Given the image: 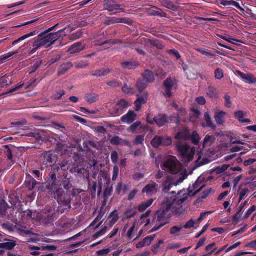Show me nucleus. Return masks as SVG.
I'll return each instance as SVG.
<instances>
[{"label": "nucleus", "mask_w": 256, "mask_h": 256, "mask_svg": "<svg viewBox=\"0 0 256 256\" xmlns=\"http://www.w3.org/2000/svg\"><path fill=\"white\" fill-rule=\"evenodd\" d=\"M188 195L186 192L181 191L174 198H164L160 210L156 213V224L150 230V232L158 231L167 224L168 222V219L172 214L182 213V204L187 200Z\"/></svg>", "instance_id": "obj_1"}, {"label": "nucleus", "mask_w": 256, "mask_h": 256, "mask_svg": "<svg viewBox=\"0 0 256 256\" xmlns=\"http://www.w3.org/2000/svg\"><path fill=\"white\" fill-rule=\"evenodd\" d=\"M70 208V206L67 202L60 206H57L56 204H52L46 206L44 210L38 214L37 218L44 224H52L58 218L60 214L64 212L65 210L69 209Z\"/></svg>", "instance_id": "obj_2"}, {"label": "nucleus", "mask_w": 256, "mask_h": 256, "mask_svg": "<svg viewBox=\"0 0 256 256\" xmlns=\"http://www.w3.org/2000/svg\"><path fill=\"white\" fill-rule=\"evenodd\" d=\"M161 168L166 172L172 174V176L180 178V182H183L188 177L187 172L183 170L181 164L175 157L169 158L162 164Z\"/></svg>", "instance_id": "obj_3"}, {"label": "nucleus", "mask_w": 256, "mask_h": 256, "mask_svg": "<svg viewBox=\"0 0 256 256\" xmlns=\"http://www.w3.org/2000/svg\"><path fill=\"white\" fill-rule=\"evenodd\" d=\"M64 30H62L56 33L48 34L44 38L35 41L33 44V48L31 50L30 54H34L37 50L42 48H47L50 46L58 39L60 34Z\"/></svg>", "instance_id": "obj_4"}, {"label": "nucleus", "mask_w": 256, "mask_h": 256, "mask_svg": "<svg viewBox=\"0 0 256 256\" xmlns=\"http://www.w3.org/2000/svg\"><path fill=\"white\" fill-rule=\"evenodd\" d=\"M176 147L186 162H188L192 160L196 152L195 148L181 142H178Z\"/></svg>", "instance_id": "obj_5"}, {"label": "nucleus", "mask_w": 256, "mask_h": 256, "mask_svg": "<svg viewBox=\"0 0 256 256\" xmlns=\"http://www.w3.org/2000/svg\"><path fill=\"white\" fill-rule=\"evenodd\" d=\"M180 180L172 176H167L164 178L162 181V190L164 192H168L173 186H176L182 182H180Z\"/></svg>", "instance_id": "obj_6"}, {"label": "nucleus", "mask_w": 256, "mask_h": 256, "mask_svg": "<svg viewBox=\"0 0 256 256\" xmlns=\"http://www.w3.org/2000/svg\"><path fill=\"white\" fill-rule=\"evenodd\" d=\"M73 224V220L62 217L57 222L56 226L58 230L61 233H64L71 230Z\"/></svg>", "instance_id": "obj_7"}, {"label": "nucleus", "mask_w": 256, "mask_h": 256, "mask_svg": "<svg viewBox=\"0 0 256 256\" xmlns=\"http://www.w3.org/2000/svg\"><path fill=\"white\" fill-rule=\"evenodd\" d=\"M104 6L112 14L120 12L124 10L122 6L116 4L112 0H108L106 2Z\"/></svg>", "instance_id": "obj_8"}, {"label": "nucleus", "mask_w": 256, "mask_h": 256, "mask_svg": "<svg viewBox=\"0 0 256 256\" xmlns=\"http://www.w3.org/2000/svg\"><path fill=\"white\" fill-rule=\"evenodd\" d=\"M147 122L150 124H154L156 123L158 126H164L168 122V120L165 114H159L152 119L150 117L147 116Z\"/></svg>", "instance_id": "obj_9"}, {"label": "nucleus", "mask_w": 256, "mask_h": 256, "mask_svg": "<svg viewBox=\"0 0 256 256\" xmlns=\"http://www.w3.org/2000/svg\"><path fill=\"white\" fill-rule=\"evenodd\" d=\"M56 159L55 155L52 154L50 152H47L44 154L42 160L44 164L42 166L41 169L44 170L48 166H51L54 163L56 162Z\"/></svg>", "instance_id": "obj_10"}, {"label": "nucleus", "mask_w": 256, "mask_h": 256, "mask_svg": "<svg viewBox=\"0 0 256 256\" xmlns=\"http://www.w3.org/2000/svg\"><path fill=\"white\" fill-rule=\"evenodd\" d=\"M236 75L246 83L250 84L256 83V77L251 74H246L240 71H236Z\"/></svg>", "instance_id": "obj_11"}, {"label": "nucleus", "mask_w": 256, "mask_h": 256, "mask_svg": "<svg viewBox=\"0 0 256 256\" xmlns=\"http://www.w3.org/2000/svg\"><path fill=\"white\" fill-rule=\"evenodd\" d=\"M232 144H241L242 146H234L231 149L230 151L232 152H238L240 151H243L240 154H243L246 153L247 152L249 151L250 150V147L248 145L246 144L239 140H236L234 142H232Z\"/></svg>", "instance_id": "obj_12"}, {"label": "nucleus", "mask_w": 256, "mask_h": 256, "mask_svg": "<svg viewBox=\"0 0 256 256\" xmlns=\"http://www.w3.org/2000/svg\"><path fill=\"white\" fill-rule=\"evenodd\" d=\"M158 187L157 184L152 182L145 186L142 190V192L146 194L147 196H152L158 192Z\"/></svg>", "instance_id": "obj_13"}, {"label": "nucleus", "mask_w": 256, "mask_h": 256, "mask_svg": "<svg viewBox=\"0 0 256 256\" xmlns=\"http://www.w3.org/2000/svg\"><path fill=\"white\" fill-rule=\"evenodd\" d=\"M52 180L53 181L52 184H48V188L51 192H52L56 194L58 196H60L62 194L63 190L62 188H56V184H54V182L56 180V174L54 172L50 176Z\"/></svg>", "instance_id": "obj_14"}, {"label": "nucleus", "mask_w": 256, "mask_h": 256, "mask_svg": "<svg viewBox=\"0 0 256 256\" xmlns=\"http://www.w3.org/2000/svg\"><path fill=\"white\" fill-rule=\"evenodd\" d=\"M138 99L135 101L136 110L138 111L141 108V105L144 104L148 100V94L144 93L142 95H138Z\"/></svg>", "instance_id": "obj_15"}, {"label": "nucleus", "mask_w": 256, "mask_h": 256, "mask_svg": "<svg viewBox=\"0 0 256 256\" xmlns=\"http://www.w3.org/2000/svg\"><path fill=\"white\" fill-rule=\"evenodd\" d=\"M156 238V235H151L146 237L142 241L139 242L136 245L137 248H142L144 246H150Z\"/></svg>", "instance_id": "obj_16"}, {"label": "nucleus", "mask_w": 256, "mask_h": 256, "mask_svg": "<svg viewBox=\"0 0 256 256\" xmlns=\"http://www.w3.org/2000/svg\"><path fill=\"white\" fill-rule=\"evenodd\" d=\"M136 116L134 111L130 110L121 118V120L124 124H130L135 120Z\"/></svg>", "instance_id": "obj_17"}, {"label": "nucleus", "mask_w": 256, "mask_h": 256, "mask_svg": "<svg viewBox=\"0 0 256 256\" xmlns=\"http://www.w3.org/2000/svg\"><path fill=\"white\" fill-rule=\"evenodd\" d=\"M164 85L166 87L164 94L166 96L170 98L172 96L171 90L174 85V81L171 78H168L165 81Z\"/></svg>", "instance_id": "obj_18"}, {"label": "nucleus", "mask_w": 256, "mask_h": 256, "mask_svg": "<svg viewBox=\"0 0 256 256\" xmlns=\"http://www.w3.org/2000/svg\"><path fill=\"white\" fill-rule=\"evenodd\" d=\"M162 3L164 6L174 11L176 10L178 7L177 0H162Z\"/></svg>", "instance_id": "obj_19"}, {"label": "nucleus", "mask_w": 256, "mask_h": 256, "mask_svg": "<svg viewBox=\"0 0 256 256\" xmlns=\"http://www.w3.org/2000/svg\"><path fill=\"white\" fill-rule=\"evenodd\" d=\"M226 115V114L224 112L217 110L214 116L216 122L220 125L223 124L224 122V118Z\"/></svg>", "instance_id": "obj_20"}, {"label": "nucleus", "mask_w": 256, "mask_h": 256, "mask_svg": "<svg viewBox=\"0 0 256 256\" xmlns=\"http://www.w3.org/2000/svg\"><path fill=\"white\" fill-rule=\"evenodd\" d=\"M104 214V212H100L98 216H96V219L93 221V222L90 224L89 226V228H94L96 229L98 228L102 223V219L103 218Z\"/></svg>", "instance_id": "obj_21"}, {"label": "nucleus", "mask_w": 256, "mask_h": 256, "mask_svg": "<svg viewBox=\"0 0 256 256\" xmlns=\"http://www.w3.org/2000/svg\"><path fill=\"white\" fill-rule=\"evenodd\" d=\"M150 211L148 210L145 214H142L140 218L136 220V222H138L140 226L144 224V226H148L150 223V220L147 218V217L150 215Z\"/></svg>", "instance_id": "obj_22"}, {"label": "nucleus", "mask_w": 256, "mask_h": 256, "mask_svg": "<svg viewBox=\"0 0 256 256\" xmlns=\"http://www.w3.org/2000/svg\"><path fill=\"white\" fill-rule=\"evenodd\" d=\"M118 220V214L116 213V211L114 210L110 214L107 220V224L109 226V228H111Z\"/></svg>", "instance_id": "obj_23"}, {"label": "nucleus", "mask_w": 256, "mask_h": 256, "mask_svg": "<svg viewBox=\"0 0 256 256\" xmlns=\"http://www.w3.org/2000/svg\"><path fill=\"white\" fill-rule=\"evenodd\" d=\"M246 115V112L242 110L236 112L234 113V116L238 121L242 123L250 124L251 120L250 119L244 118V116Z\"/></svg>", "instance_id": "obj_24"}, {"label": "nucleus", "mask_w": 256, "mask_h": 256, "mask_svg": "<svg viewBox=\"0 0 256 256\" xmlns=\"http://www.w3.org/2000/svg\"><path fill=\"white\" fill-rule=\"evenodd\" d=\"M204 120L205 123L202 124V126L204 128L210 127L213 129L216 128V126L214 124L212 118L208 112H205L204 115Z\"/></svg>", "instance_id": "obj_25"}, {"label": "nucleus", "mask_w": 256, "mask_h": 256, "mask_svg": "<svg viewBox=\"0 0 256 256\" xmlns=\"http://www.w3.org/2000/svg\"><path fill=\"white\" fill-rule=\"evenodd\" d=\"M241 12L242 15L244 16L246 18H251L254 20L256 19V16L252 12V10L249 8H247L246 10L244 8H243L240 5H239V7L238 8Z\"/></svg>", "instance_id": "obj_26"}, {"label": "nucleus", "mask_w": 256, "mask_h": 256, "mask_svg": "<svg viewBox=\"0 0 256 256\" xmlns=\"http://www.w3.org/2000/svg\"><path fill=\"white\" fill-rule=\"evenodd\" d=\"M136 228V224L134 223L132 224H126L123 230L124 232H126L127 230H128L126 233V236L129 239H132L133 238V234L134 230Z\"/></svg>", "instance_id": "obj_27"}, {"label": "nucleus", "mask_w": 256, "mask_h": 256, "mask_svg": "<svg viewBox=\"0 0 256 256\" xmlns=\"http://www.w3.org/2000/svg\"><path fill=\"white\" fill-rule=\"evenodd\" d=\"M84 48V46L80 42H78L74 44L68 50L70 54H76L78 52Z\"/></svg>", "instance_id": "obj_28"}, {"label": "nucleus", "mask_w": 256, "mask_h": 256, "mask_svg": "<svg viewBox=\"0 0 256 256\" xmlns=\"http://www.w3.org/2000/svg\"><path fill=\"white\" fill-rule=\"evenodd\" d=\"M28 249L30 250H48L50 251H53L56 250V248L54 246H42L41 247H38V246H34L32 245H28Z\"/></svg>", "instance_id": "obj_29"}, {"label": "nucleus", "mask_w": 256, "mask_h": 256, "mask_svg": "<svg viewBox=\"0 0 256 256\" xmlns=\"http://www.w3.org/2000/svg\"><path fill=\"white\" fill-rule=\"evenodd\" d=\"M215 141V138L213 136L206 135L203 142V148L210 147Z\"/></svg>", "instance_id": "obj_30"}, {"label": "nucleus", "mask_w": 256, "mask_h": 256, "mask_svg": "<svg viewBox=\"0 0 256 256\" xmlns=\"http://www.w3.org/2000/svg\"><path fill=\"white\" fill-rule=\"evenodd\" d=\"M109 113L112 116H117L122 113V110L118 106V104L112 106V108L108 110Z\"/></svg>", "instance_id": "obj_31"}, {"label": "nucleus", "mask_w": 256, "mask_h": 256, "mask_svg": "<svg viewBox=\"0 0 256 256\" xmlns=\"http://www.w3.org/2000/svg\"><path fill=\"white\" fill-rule=\"evenodd\" d=\"M189 137V132L187 129L179 132L176 136V140H188Z\"/></svg>", "instance_id": "obj_32"}, {"label": "nucleus", "mask_w": 256, "mask_h": 256, "mask_svg": "<svg viewBox=\"0 0 256 256\" xmlns=\"http://www.w3.org/2000/svg\"><path fill=\"white\" fill-rule=\"evenodd\" d=\"M110 72V70L108 68H104L95 71V72L92 74V75L94 76L100 77L108 75Z\"/></svg>", "instance_id": "obj_33"}, {"label": "nucleus", "mask_w": 256, "mask_h": 256, "mask_svg": "<svg viewBox=\"0 0 256 256\" xmlns=\"http://www.w3.org/2000/svg\"><path fill=\"white\" fill-rule=\"evenodd\" d=\"M72 66V64L71 62H67L62 64L58 69V74L62 75L64 74Z\"/></svg>", "instance_id": "obj_34"}, {"label": "nucleus", "mask_w": 256, "mask_h": 256, "mask_svg": "<svg viewBox=\"0 0 256 256\" xmlns=\"http://www.w3.org/2000/svg\"><path fill=\"white\" fill-rule=\"evenodd\" d=\"M154 202L153 199H150L148 200L142 202L138 206V210L140 212L144 211L147 208L150 207Z\"/></svg>", "instance_id": "obj_35"}, {"label": "nucleus", "mask_w": 256, "mask_h": 256, "mask_svg": "<svg viewBox=\"0 0 256 256\" xmlns=\"http://www.w3.org/2000/svg\"><path fill=\"white\" fill-rule=\"evenodd\" d=\"M16 245V243L14 241L9 240L6 242L0 244V248L10 250H12Z\"/></svg>", "instance_id": "obj_36"}, {"label": "nucleus", "mask_w": 256, "mask_h": 256, "mask_svg": "<svg viewBox=\"0 0 256 256\" xmlns=\"http://www.w3.org/2000/svg\"><path fill=\"white\" fill-rule=\"evenodd\" d=\"M143 76L148 82L151 83L154 80V78L152 72L148 70H146L144 72Z\"/></svg>", "instance_id": "obj_37"}, {"label": "nucleus", "mask_w": 256, "mask_h": 256, "mask_svg": "<svg viewBox=\"0 0 256 256\" xmlns=\"http://www.w3.org/2000/svg\"><path fill=\"white\" fill-rule=\"evenodd\" d=\"M220 4L224 6H234L238 8L239 7L240 4L232 0H220Z\"/></svg>", "instance_id": "obj_38"}, {"label": "nucleus", "mask_w": 256, "mask_h": 256, "mask_svg": "<svg viewBox=\"0 0 256 256\" xmlns=\"http://www.w3.org/2000/svg\"><path fill=\"white\" fill-rule=\"evenodd\" d=\"M206 92L207 94L212 98H216L218 97V91L216 88L213 87H208Z\"/></svg>", "instance_id": "obj_39"}, {"label": "nucleus", "mask_w": 256, "mask_h": 256, "mask_svg": "<svg viewBox=\"0 0 256 256\" xmlns=\"http://www.w3.org/2000/svg\"><path fill=\"white\" fill-rule=\"evenodd\" d=\"M122 66L124 68L132 70L137 66V64L134 62H125L122 63Z\"/></svg>", "instance_id": "obj_40"}, {"label": "nucleus", "mask_w": 256, "mask_h": 256, "mask_svg": "<svg viewBox=\"0 0 256 256\" xmlns=\"http://www.w3.org/2000/svg\"><path fill=\"white\" fill-rule=\"evenodd\" d=\"M85 99L88 102L92 104L98 100V95L94 94L88 96H86Z\"/></svg>", "instance_id": "obj_41"}, {"label": "nucleus", "mask_w": 256, "mask_h": 256, "mask_svg": "<svg viewBox=\"0 0 256 256\" xmlns=\"http://www.w3.org/2000/svg\"><path fill=\"white\" fill-rule=\"evenodd\" d=\"M36 34V32H32L30 34H25V35L23 36H22L20 37V38H19L17 40H14L12 42V45H15V44H17L18 42H19L22 40H24L28 38H29L31 36H34Z\"/></svg>", "instance_id": "obj_42"}, {"label": "nucleus", "mask_w": 256, "mask_h": 256, "mask_svg": "<svg viewBox=\"0 0 256 256\" xmlns=\"http://www.w3.org/2000/svg\"><path fill=\"white\" fill-rule=\"evenodd\" d=\"M122 92L126 94H134V90L131 85H128L127 84H124L122 88Z\"/></svg>", "instance_id": "obj_43"}, {"label": "nucleus", "mask_w": 256, "mask_h": 256, "mask_svg": "<svg viewBox=\"0 0 256 256\" xmlns=\"http://www.w3.org/2000/svg\"><path fill=\"white\" fill-rule=\"evenodd\" d=\"M202 188V186H201L200 188H198V184L197 182H196L195 184H192V186H190L188 190L190 192L192 193V194L194 195L198 193L200 190Z\"/></svg>", "instance_id": "obj_44"}, {"label": "nucleus", "mask_w": 256, "mask_h": 256, "mask_svg": "<svg viewBox=\"0 0 256 256\" xmlns=\"http://www.w3.org/2000/svg\"><path fill=\"white\" fill-rule=\"evenodd\" d=\"M190 140L192 144L196 145L199 143L200 138L197 132H194L190 136Z\"/></svg>", "instance_id": "obj_45"}, {"label": "nucleus", "mask_w": 256, "mask_h": 256, "mask_svg": "<svg viewBox=\"0 0 256 256\" xmlns=\"http://www.w3.org/2000/svg\"><path fill=\"white\" fill-rule=\"evenodd\" d=\"M196 50L199 52L200 53L202 54L208 56H215V54L212 52L207 49L199 48L196 49Z\"/></svg>", "instance_id": "obj_46"}, {"label": "nucleus", "mask_w": 256, "mask_h": 256, "mask_svg": "<svg viewBox=\"0 0 256 256\" xmlns=\"http://www.w3.org/2000/svg\"><path fill=\"white\" fill-rule=\"evenodd\" d=\"M152 146L156 148H158L162 145V137L156 136L152 142Z\"/></svg>", "instance_id": "obj_47"}, {"label": "nucleus", "mask_w": 256, "mask_h": 256, "mask_svg": "<svg viewBox=\"0 0 256 256\" xmlns=\"http://www.w3.org/2000/svg\"><path fill=\"white\" fill-rule=\"evenodd\" d=\"M216 245V244L213 242L206 246V250L208 252V254L206 255H204V256H210L212 253L216 250L215 248Z\"/></svg>", "instance_id": "obj_48"}, {"label": "nucleus", "mask_w": 256, "mask_h": 256, "mask_svg": "<svg viewBox=\"0 0 256 256\" xmlns=\"http://www.w3.org/2000/svg\"><path fill=\"white\" fill-rule=\"evenodd\" d=\"M230 166L228 164H224L222 166H219L216 168L214 172L218 174H220L229 168Z\"/></svg>", "instance_id": "obj_49"}, {"label": "nucleus", "mask_w": 256, "mask_h": 256, "mask_svg": "<svg viewBox=\"0 0 256 256\" xmlns=\"http://www.w3.org/2000/svg\"><path fill=\"white\" fill-rule=\"evenodd\" d=\"M7 204L4 202H0V216H6V214Z\"/></svg>", "instance_id": "obj_50"}, {"label": "nucleus", "mask_w": 256, "mask_h": 256, "mask_svg": "<svg viewBox=\"0 0 256 256\" xmlns=\"http://www.w3.org/2000/svg\"><path fill=\"white\" fill-rule=\"evenodd\" d=\"M182 228V226H174L170 228V232L172 235H177L180 233Z\"/></svg>", "instance_id": "obj_51"}, {"label": "nucleus", "mask_w": 256, "mask_h": 256, "mask_svg": "<svg viewBox=\"0 0 256 256\" xmlns=\"http://www.w3.org/2000/svg\"><path fill=\"white\" fill-rule=\"evenodd\" d=\"M137 88L139 91L141 92L144 90L148 86L144 80H140L136 84Z\"/></svg>", "instance_id": "obj_52"}, {"label": "nucleus", "mask_w": 256, "mask_h": 256, "mask_svg": "<svg viewBox=\"0 0 256 256\" xmlns=\"http://www.w3.org/2000/svg\"><path fill=\"white\" fill-rule=\"evenodd\" d=\"M172 142V139L170 137L163 136L162 137V145L168 146L171 144Z\"/></svg>", "instance_id": "obj_53"}, {"label": "nucleus", "mask_w": 256, "mask_h": 256, "mask_svg": "<svg viewBox=\"0 0 256 256\" xmlns=\"http://www.w3.org/2000/svg\"><path fill=\"white\" fill-rule=\"evenodd\" d=\"M215 78L216 79L220 80L224 77V72L223 70L218 68L214 72Z\"/></svg>", "instance_id": "obj_54"}, {"label": "nucleus", "mask_w": 256, "mask_h": 256, "mask_svg": "<svg viewBox=\"0 0 256 256\" xmlns=\"http://www.w3.org/2000/svg\"><path fill=\"white\" fill-rule=\"evenodd\" d=\"M24 83L20 82V84L16 85L14 88H12L10 89V90L6 92L5 93V94H8L12 93L22 88L24 86Z\"/></svg>", "instance_id": "obj_55"}, {"label": "nucleus", "mask_w": 256, "mask_h": 256, "mask_svg": "<svg viewBox=\"0 0 256 256\" xmlns=\"http://www.w3.org/2000/svg\"><path fill=\"white\" fill-rule=\"evenodd\" d=\"M256 210V206H253L250 208L244 214V219L248 218L253 212H254Z\"/></svg>", "instance_id": "obj_56"}, {"label": "nucleus", "mask_w": 256, "mask_h": 256, "mask_svg": "<svg viewBox=\"0 0 256 256\" xmlns=\"http://www.w3.org/2000/svg\"><path fill=\"white\" fill-rule=\"evenodd\" d=\"M65 94V91L64 90H59L54 94V98L56 100H60L61 98Z\"/></svg>", "instance_id": "obj_57"}, {"label": "nucleus", "mask_w": 256, "mask_h": 256, "mask_svg": "<svg viewBox=\"0 0 256 256\" xmlns=\"http://www.w3.org/2000/svg\"><path fill=\"white\" fill-rule=\"evenodd\" d=\"M248 190L247 188H244L241 190L240 193L239 202L242 200L247 196Z\"/></svg>", "instance_id": "obj_58"}, {"label": "nucleus", "mask_w": 256, "mask_h": 256, "mask_svg": "<svg viewBox=\"0 0 256 256\" xmlns=\"http://www.w3.org/2000/svg\"><path fill=\"white\" fill-rule=\"evenodd\" d=\"M110 250L109 248H105L98 250L96 252L98 256H106L110 252Z\"/></svg>", "instance_id": "obj_59"}, {"label": "nucleus", "mask_w": 256, "mask_h": 256, "mask_svg": "<svg viewBox=\"0 0 256 256\" xmlns=\"http://www.w3.org/2000/svg\"><path fill=\"white\" fill-rule=\"evenodd\" d=\"M136 212L132 210H127L124 214V217L126 218H130L134 217L136 215Z\"/></svg>", "instance_id": "obj_60"}, {"label": "nucleus", "mask_w": 256, "mask_h": 256, "mask_svg": "<svg viewBox=\"0 0 256 256\" xmlns=\"http://www.w3.org/2000/svg\"><path fill=\"white\" fill-rule=\"evenodd\" d=\"M117 104L118 106H119L122 110L123 109L126 108L128 106V102L124 100H120L117 103Z\"/></svg>", "instance_id": "obj_61"}, {"label": "nucleus", "mask_w": 256, "mask_h": 256, "mask_svg": "<svg viewBox=\"0 0 256 256\" xmlns=\"http://www.w3.org/2000/svg\"><path fill=\"white\" fill-rule=\"evenodd\" d=\"M164 243V240H159L158 242V243L156 244H154V246H152V252H154V254H156L157 252L156 251V250L158 249L161 244H163Z\"/></svg>", "instance_id": "obj_62"}, {"label": "nucleus", "mask_w": 256, "mask_h": 256, "mask_svg": "<svg viewBox=\"0 0 256 256\" xmlns=\"http://www.w3.org/2000/svg\"><path fill=\"white\" fill-rule=\"evenodd\" d=\"M111 159L112 162L116 164L118 160V154L116 152L114 151L111 154Z\"/></svg>", "instance_id": "obj_63"}, {"label": "nucleus", "mask_w": 256, "mask_h": 256, "mask_svg": "<svg viewBox=\"0 0 256 256\" xmlns=\"http://www.w3.org/2000/svg\"><path fill=\"white\" fill-rule=\"evenodd\" d=\"M122 140L118 136L113 137L110 140V143L112 144L117 145L119 144L121 142Z\"/></svg>", "instance_id": "obj_64"}]
</instances>
